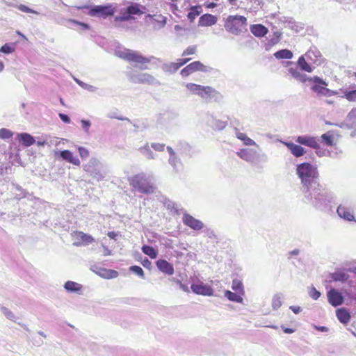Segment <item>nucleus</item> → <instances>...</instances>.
<instances>
[{"label": "nucleus", "instance_id": "f257e3e1", "mask_svg": "<svg viewBox=\"0 0 356 356\" xmlns=\"http://www.w3.org/2000/svg\"><path fill=\"white\" fill-rule=\"evenodd\" d=\"M302 194L303 201L316 209L323 212H330L332 210L330 204L334 200L333 194L320 183L302 192Z\"/></svg>", "mask_w": 356, "mask_h": 356}, {"label": "nucleus", "instance_id": "f03ea898", "mask_svg": "<svg viewBox=\"0 0 356 356\" xmlns=\"http://www.w3.org/2000/svg\"><path fill=\"white\" fill-rule=\"evenodd\" d=\"M296 174L300 179L301 193L319 184V174L316 165H313L309 162H303L298 164L296 165Z\"/></svg>", "mask_w": 356, "mask_h": 356}, {"label": "nucleus", "instance_id": "7ed1b4c3", "mask_svg": "<svg viewBox=\"0 0 356 356\" xmlns=\"http://www.w3.org/2000/svg\"><path fill=\"white\" fill-rule=\"evenodd\" d=\"M115 54L120 58H122L129 63H134L136 64L135 66L138 67L140 70L147 69V66L145 64L149 63L152 60H156L159 63L161 62L160 58H156L154 56L145 57L138 51L125 48L115 50Z\"/></svg>", "mask_w": 356, "mask_h": 356}, {"label": "nucleus", "instance_id": "20e7f679", "mask_svg": "<svg viewBox=\"0 0 356 356\" xmlns=\"http://www.w3.org/2000/svg\"><path fill=\"white\" fill-rule=\"evenodd\" d=\"M130 186L137 192L143 194H152L154 192V177L152 175L140 172L129 179Z\"/></svg>", "mask_w": 356, "mask_h": 356}, {"label": "nucleus", "instance_id": "39448f33", "mask_svg": "<svg viewBox=\"0 0 356 356\" xmlns=\"http://www.w3.org/2000/svg\"><path fill=\"white\" fill-rule=\"evenodd\" d=\"M236 155L242 160L257 168L261 167L262 163L268 161V156L252 148H243L236 152Z\"/></svg>", "mask_w": 356, "mask_h": 356}, {"label": "nucleus", "instance_id": "423d86ee", "mask_svg": "<svg viewBox=\"0 0 356 356\" xmlns=\"http://www.w3.org/2000/svg\"><path fill=\"white\" fill-rule=\"evenodd\" d=\"M83 168L90 176L98 181L103 180L107 175L106 168L96 158H91L89 161L83 166Z\"/></svg>", "mask_w": 356, "mask_h": 356}, {"label": "nucleus", "instance_id": "0eeeda50", "mask_svg": "<svg viewBox=\"0 0 356 356\" xmlns=\"http://www.w3.org/2000/svg\"><path fill=\"white\" fill-rule=\"evenodd\" d=\"M85 8L88 9V15L104 19L108 17L113 16L116 12V8L110 3L104 5L86 6Z\"/></svg>", "mask_w": 356, "mask_h": 356}, {"label": "nucleus", "instance_id": "6e6552de", "mask_svg": "<svg viewBox=\"0 0 356 356\" xmlns=\"http://www.w3.org/2000/svg\"><path fill=\"white\" fill-rule=\"evenodd\" d=\"M309 82L312 83L311 90L318 96L331 97L337 94V91L327 88V83L317 76L309 78Z\"/></svg>", "mask_w": 356, "mask_h": 356}, {"label": "nucleus", "instance_id": "1a4fd4ad", "mask_svg": "<svg viewBox=\"0 0 356 356\" xmlns=\"http://www.w3.org/2000/svg\"><path fill=\"white\" fill-rule=\"evenodd\" d=\"M247 24V19L241 15H229L225 20V28L230 33L238 35L244 26Z\"/></svg>", "mask_w": 356, "mask_h": 356}, {"label": "nucleus", "instance_id": "9d476101", "mask_svg": "<svg viewBox=\"0 0 356 356\" xmlns=\"http://www.w3.org/2000/svg\"><path fill=\"white\" fill-rule=\"evenodd\" d=\"M127 76L128 79L138 84H149L153 86H159L160 82L152 75L148 73H137L133 71L127 72Z\"/></svg>", "mask_w": 356, "mask_h": 356}, {"label": "nucleus", "instance_id": "9b49d317", "mask_svg": "<svg viewBox=\"0 0 356 356\" xmlns=\"http://www.w3.org/2000/svg\"><path fill=\"white\" fill-rule=\"evenodd\" d=\"M211 70V67L204 65L200 61H194L183 68L180 74L182 76H188L195 72H209Z\"/></svg>", "mask_w": 356, "mask_h": 356}, {"label": "nucleus", "instance_id": "f8f14e48", "mask_svg": "<svg viewBox=\"0 0 356 356\" xmlns=\"http://www.w3.org/2000/svg\"><path fill=\"white\" fill-rule=\"evenodd\" d=\"M199 97L206 102H216L221 99L220 92L213 88L208 86H202Z\"/></svg>", "mask_w": 356, "mask_h": 356}, {"label": "nucleus", "instance_id": "ddd939ff", "mask_svg": "<svg viewBox=\"0 0 356 356\" xmlns=\"http://www.w3.org/2000/svg\"><path fill=\"white\" fill-rule=\"evenodd\" d=\"M296 142L300 145H305L309 147L316 149V153L319 154L318 147V139L317 137L312 136L309 135H302L296 137Z\"/></svg>", "mask_w": 356, "mask_h": 356}, {"label": "nucleus", "instance_id": "4468645a", "mask_svg": "<svg viewBox=\"0 0 356 356\" xmlns=\"http://www.w3.org/2000/svg\"><path fill=\"white\" fill-rule=\"evenodd\" d=\"M54 156L57 159H62L74 165H79L81 162L77 156H74L70 150H57L54 152Z\"/></svg>", "mask_w": 356, "mask_h": 356}, {"label": "nucleus", "instance_id": "2eb2a0df", "mask_svg": "<svg viewBox=\"0 0 356 356\" xmlns=\"http://www.w3.org/2000/svg\"><path fill=\"white\" fill-rule=\"evenodd\" d=\"M54 156L57 159H62L74 165H79L81 162L77 156H74L70 150H57L54 152Z\"/></svg>", "mask_w": 356, "mask_h": 356}, {"label": "nucleus", "instance_id": "dca6fc26", "mask_svg": "<svg viewBox=\"0 0 356 356\" xmlns=\"http://www.w3.org/2000/svg\"><path fill=\"white\" fill-rule=\"evenodd\" d=\"M54 156L57 159H62L74 165H79L81 162L77 156H74L70 150H57L54 152Z\"/></svg>", "mask_w": 356, "mask_h": 356}, {"label": "nucleus", "instance_id": "f3484780", "mask_svg": "<svg viewBox=\"0 0 356 356\" xmlns=\"http://www.w3.org/2000/svg\"><path fill=\"white\" fill-rule=\"evenodd\" d=\"M183 223L193 230H200L203 228L204 224L200 220L195 218L188 213H184L182 218Z\"/></svg>", "mask_w": 356, "mask_h": 356}, {"label": "nucleus", "instance_id": "a211bd4d", "mask_svg": "<svg viewBox=\"0 0 356 356\" xmlns=\"http://www.w3.org/2000/svg\"><path fill=\"white\" fill-rule=\"evenodd\" d=\"M192 291L197 295L212 296L213 295V289L211 286L203 284H191Z\"/></svg>", "mask_w": 356, "mask_h": 356}, {"label": "nucleus", "instance_id": "6ab92c4d", "mask_svg": "<svg viewBox=\"0 0 356 356\" xmlns=\"http://www.w3.org/2000/svg\"><path fill=\"white\" fill-rule=\"evenodd\" d=\"M146 18L149 19V23L153 26L154 30H160L166 24V17L162 15H146Z\"/></svg>", "mask_w": 356, "mask_h": 356}, {"label": "nucleus", "instance_id": "aec40b11", "mask_svg": "<svg viewBox=\"0 0 356 356\" xmlns=\"http://www.w3.org/2000/svg\"><path fill=\"white\" fill-rule=\"evenodd\" d=\"M335 126H337L340 128H346V129H353L356 127V108L352 109L345 120L339 124H335Z\"/></svg>", "mask_w": 356, "mask_h": 356}, {"label": "nucleus", "instance_id": "412c9836", "mask_svg": "<svg viewBox=\"0 0 356 356\" xmlns=\"http://www.w3.org/2000/svg\"><path fill=\"white\" fill-rule=\"evenodd\" d=\"M338 216L347 221L355 220L353 209L345 204H341L337 209Z\"/></svg>", "mask_w": 356, "mask_h": 356}, {"label": "nucleus", "instance_id": "4be33fe9", "mask_svg": "<svg viewBox=\"0 0 356 356\" xmlns=\"http://www.w3.org/2000/svg\"><path fill=\"white\" fill-rule=\"evenodd\" d=\"M327 296L329 303L334 307L339 306L343 302V297L341 293L336 289H332L330 290Z\"/></svg>", "mask_w": 356, "mask_h": 356}, {"label": "nucleus", "instance_id": "5701e85b", "mask_svg": "<svg viewBox=\"0 0 356 356\" xmlns=\"http://www.w3.org/2000/svg\"><path fill=\"white\" fill-rule=\"evenodd\" d=\"M156 265L158 269L168 275L174 274V267L172 264L166 261L165 259H159L156 261Z\"/></svg>", "mask_w": 356, "mask_h": 356}, {"label": "nucleus", "instance_id": "b1692460", "mask_svg": "<svg viewBox=\"0 0 356 356\" xmlns=\"http://www.w3.org/2000/svg\"><path fill=\"white\" fill-rule=\"evenodd\" d=\"M120 14L121 15L115 16L114 17V23L115 27L124 28V26L122 24L123 22H128L134 19V17L131 14H128L127 10H126V8L120 10Z\"/></svg>", "mask_w": 356, "mask_h": 356}, {"label": "nucleus", "instance_id": "393cba45", "mask_svg": "<svg viewBox=\"0 0 356 356\" xmlns=\"http://www.w3.org/2000/svg\"><path fill=\"white\" fill-rule=\"evenodd\" d=\"M283 144L290 150L291 153L296 157H300L306 153L304 147L292 142H283Z\"/></svg>", "mask_w": 356, "mask_h": 356}, {"label": "nucleus", "instance_id": "a878e982", "mask_svg": "<svg viewBox=\"0 0 356 356\" xmlns=\"http://www.w3.org/2000/svg\"><path fill=\"white\" fill-rule=\"evenodd\" d=\"M301 71L302 70L298 67H290L289 69V72L296 80L301 83L309 81L310 77L307 76L305 74H303Z\"/></svg>", "mask_w": 356, "mask_h": 356}, {"label": "nucleus", "instance_id": "bb28decb", "mask_svg": "<svg viewBox=\"0 0 356 356\" xmlns=\"http://www.w3.org/2000/svg\"><path fill=\"white\" fill-rule=\"evenodd\" d=\"M96 274L99 275L101 277L105 279H113L118 276V272L112 269H106L102 268H97V270H93Z\"/></svg>", "mask_w": 356, "mask_h": 356}, {"label": "nucleus", "instance_id": "cd10ccee", "mask_svg": "<svg viewBox=\"0 0 356 356\" xmlns=\"http://www.w3.org/2000/svg\"><path fill=\"white\" fill-rule=\"evenodd\" d=\"M217 22V17L211 14L202 15L198 22L200 26H211Z\"/></svg>", "mask_w": 356, "mask_h": 356}, {"label": "nucleus", "instance_id": "c85d7f7f", "mask_svg": "<svg viewBox=\"0 0 356 356\" xmlns=\"http://www.w3.org/2000/svg\"><path fill=\"white\" fill-rule=\"evenodd\" d=\"M250 31L254 36L257 38L264 37L268 32V29L261 24L251 25L250 27Z\"/></svg>", "mask_w": 356, "mask_h": 356}, {"label": "nucleus", "instance_id": "c756f323", "mask_svg": "<svg viewBox=\"0 0 356 356\" xmlns=\"http://www.w3.org/2000/svg\"><path fill=\"white\" fill-rule=\"evenodd\" d=\"M64 289L68 293L81 294L83 286L81 284H79L73 281H67L64 284Z\"/></svg>", "mask_w": 356, "mask_h": 356}, {"label": "nucleus", "instance_id": "7c9ffc66", "mask_svg": "<svg viewBox=\"0 0 356 356\" xmlns=\"http://www.w3.org/2000/svg\"><path fill=\"white\" fill-rule=\"evenodd\" d=\"M207 124L214 129L222 130L227 126L226 122L216 119L213 115L207 118Z\"/></svg>", "mask_w": 356, "mask_h": 356}, {"label": "nucleus", "instance_id": "2f4dec72", "mask_svg": "<svg viewBox=\"0 0 356 356\" xmlns=\"http://www.w3.org/2000/svg\"><path fill=\"white\" fill-rule=\"evenodd\" d=\"M17 138L25 147H30L35 143L34 137L28 133L18 134Z\"/></svg>", "mask_w": 356, "mask_h": 356}, {"label": "nucleus", "instance_id": "473e14b6", "mask_svg": "<svg viewBox=\"0 0 356 356\" xmlns=\"http://www.w3.org/2000/svg\"><path fill=\"white\" fill-rule=\"evenodd\" d=\"M329 277L332 281L345 282L348 280L349 275L344 270H339L330 273Z\"/></svg>", "mask_w": 356, "mask_h": 356}, {"label": "nucleus", "instance_id": "72a5a7b5", "mask_svg": "<svg viewBox=\"0 0 356 356\" xmlns=\"http://www.w3.org/2000/svg\"><path fill=\"white\" fill-rule=\"evenodd\" d=\"M145 10H146L145 6L137 3H131L129 6L126 7V10H127L128 14H131V15L143 14L145 13Z\"/></svg>", "mask_w": 356, "mask_h": 356}, {"label": "nucleus", "instance_id": "f704fd0d", "mask_svg": "<svg viewBox=\"0 0 356 356\" xmlns=\"http://www.w3.org/2000/svg\"><path fill=\"white\" fill-rule=\"evenodd\" d=\"M235 135L238 139L243 141V145L246 146H255L259 147V145L254 140L249 138L245 134L239 131L237 129H236Z\"/></svg>", "mask_w": 356, "mask_h": 356}, {"label": "nucleus", "instance_id": "c9c22d12", "mask_svg": "<svg viewBox=\"0 0 356 356\" xmlns=\"http://www.w3.org/2000/svg\"><path fill=\"white\" fill-rule=\"evenodd\" d=\"M338 320L343 324L348 323L350 320V314L346 308H340L336 311Z\"/></svg>", "mask_w": 356, "mask_h": 356}, {"label": "nucleus", "instance_id": "e433bc0d", "mask_svg": "<svg viewBox=\"0 0 356 356\" xmlns=\"http://www.w3.org/2000/svg\"><path fill=\"white\" fill-rule=\"evenodd\" d=\"M298 67L302 71L312 72L314 70L312 67L305 60L304 56H301L297 62Z\"/></svg>", "mask_w": 356, "mask_h": 356}, {"label": "nucleus", "instance_id": "4c0bfd02", "mask_svg": "<svg viewBox=\"0 0 356 356\" xmlns=\"http://www.w3.org/2000/svg\"><path fill=\"white\" fill-rule=\"evenodd\" d=\"M274 56L278 59H291L293 58V52L289 49H284L276 51Z\"/></svg>", "mask_w": 356, "mask_h": 356}, {"label": "nucleus", "instance_id": "58836bf2", "mask_svg": "<svg viewBox=\"0 0 356 356\" xmlns=\"http://www.w3.org/2000/svg\"><path fill=\"white\" fill-rule=\"evenodd\" d=\"M141 250L145 254L149 256L151 259H156L157 257V250L150 245H143Z\"/></svg>", "mask_w": 356, "mask_h": 356}, {"label": "nucleus", "instance_id": "ea45409f", "mask_svg": "<svg viewBox=\"0 0 356 356\" xmlns=\"http://www.w3.org/2000/svg\"><path fill=\"white\" fill-rule=\"evenodd\" d=\"M138 150L147 159H154L156 158L154 154L151 150V149L147 143L146 145H145L144 146L140 147L138 149Z\"/></svg>", "mask_w": 356, "mask_h": 356}, {"label": "nucleus", "instance_id": "a19ab883", "mask_svg": "<svg viewBox=\"0 0 356 356\" xmlns=\"http://www.w3.org/2000/svg\"><path fill=\"white\" fill-rule=\"evenodd\" d=\"M161 67L163 72L169 74H174L178 70L177 66L174 62L165 63Z\"/></svg>", "mask_w": 356, "mask_h": 356}, {"label": "nucleus", "instance_id": "79ce46f5", "mask_svg": "<svg viewBox=\"0 0 356 356\" xmlns=\"http://www.w3.org/2000/svg\"><path fill=\"white\" fill-rule=\"evenodd\" d=\"M225 296L232 302L243 303V298L236 293L227 290L225 292Z\"/></svg>", "mask_w": 356, "mask_h": 356}, {"label": "nucleus", "instance_id": "37998d69", "mask_svg": "<svg viewBox=\"0 0 356 356\" xmlns=\"http://www.w3.org/2000/svg\"><path fill=\"white\" fill-rule=\"evenodd\" d=\"M282 295L276 293L272 298V307L274 310H277L282 305Z\"/></svg>", "mask_w": 356, "mask_h": 356}, {"label": "nucleus", "instance_id": "c03bdc74", "mask_svg": "<svg viewBox=\"0 0 356 356\" xmlns=\"http://www.w3.org/2000/svg\"><path fill=\"white\" fill-rule=\"evenodd\" d=\"M186 87L191 94L199 96L202 86L193 83H188L186 84Z\"/></svg>", "mask_w": 356, "mask_h": 356}, {"label": "nucleus", "instance_id": "a18cd8bd", "mask_svg": "<svg viewBox=\"0 0 356 356\" xmlns=\"http://www.w3.org/2000/svg\"><path fill=\"white\" fill-rule=\"evenodd\" d=\"M168 163L172 167L175 172H178L179 171V165L181 164V161L177 155L174 156H169Z\"/></svg>", "mask_w": 356, "mask_h": 356}, {"label": "nucleus", "instance_id": "49530a36", "mask_svg": "<svg viewBox=\"0 0 356 356\" xmlns=\"http://www.w3.org/2000/svg\"><path fill=\"white\" fill-rule=\"evenodd\" d=\"M15 50V44L14 43H6L0 47V53L10 54Z\"/></svg>", "mask_w": 356, "mask_h": 356}, {"label": "nucleus", "instance_id": "de8ad7c7", "mask_svg": "<svg viewBox=\"0 0 356 356\" xmlns=\"http://www.w3.org/2000/svg\"><path fill=\"white\" fill-rule=\"evenodd\" d=\"M200 9L201 8L199 6H193L191 7L190 11L188 12L187 15L188 19L193 22L196 17H197L200 14Z\"/></svg>", "mask_w": 356, "mask_h": 356}, {"label": "nucleus", "instance_id": "09e8293b", "mask_svg": "<svg viewBox=\"0 0 356 356\" xmlns=\"http://www.w3.org/2000/svg\"><path fill=\"white\" fill-rule=\"evenodd\" d=\"M305 56L307 58L312 60L317 65L320 64V61L318 59V57H321V54L319 51H314L312 50H309L306 53Z\"/></svg>", "mask_w": 356, "mask_h": 356}, {"label": "nucleus", "instance_id": "8fccbe9b", "mask_svg": "<svg viewBox=\"0 0 356 356\" xmlns=\"http://www.w3.org/2000/svg\"><path fill=\"white\" fill-rule=\"evenodd\" d=\"M321 139L323 143L327 146H332L334 143L333 136L330 131L323 134L321 136Z\"/></svg>", "mask_w": 356, "mask_h": 356}, {"label": "nucleus", "instance_id": "3c124183", "mask_svg": "<svg viewBox=\"0 0 356 356\" xmlns=\"http://www.w3.org/2000/svg\"><path fill=\"white\" fill-rule=\"evenodd\" d=\"M343 97L350 102H356V90H346L343 92Z\"/></svg>", "mask_w": 356, "mask_h": 356}, {"label": "nucleus", "instance_id": "603ef678", "mask_svg": "<svg viewBox=\"0 0 356 356\" xmlns=\"http://www.w3.org/2000/svg\"><path fill=\"white\" fill-rule=\"evenodd\" d=\"M232 289L235 291L241 293L242 294L244 293L243 283L237 279H234L232 281Z\"/></svg>", "mask_w": 356, "mask_h": 356}, {"label": "nucleus", "instance_id": "864d4df0", "mask_svg": "<svg viewBox=\"0 0 356 356\" xmlns=\"http://www.w3.org/2000/svg\"><path fill=\"white\" fill-rule=\"evenodd\" d=\"M165 205L167 207V209L170 210L171 211H173V212H175L177 214L179 213V207H178V205L175 202H172L171 200H168L165 202Z\"/></svg>", "mask_w": 356, "mask_h": 356}, {"label": "nucleus", "instance_id": "5fc2aeb1", "mask_svg": "<svg viewBox=\"0 0 356 356\" xmlns=\"http://www.w3.org/2000/svg\"><path fill=\"white\" fill-rule=\"evenodd\" d=\"M1 309L2 313L6 316L7 318L14 322L17 321V318L10 309L5 307H2Z\"/></svg>", "mask_w": 356, "mask_h": 356}, {"label": "nucleus", "instance_id": "6e6d98bb", "mask_svg": "<svg viewBox=\"0 0 356 356\" xmlns=\"http://www.w3.org/2000/svg\"><path fill=\"white\" fill-rule=\"evenodd\" d=\"M78 236L86 244H89L94 241V238L90 235L86 234L82 232H79Z\"/></svg>", "mask_w": 356, "mask_h": 356}, {"label": "nucleus", "instance_id": "4d7b16f0", "mask_svg": "<svg viewBox=\"0 0 356 356\" xmlns=\"http://www.w3.org/2000/svg\"><path fill=\"white\" fill-rule=\"evenodd\" d=\"M129 270L133 273L136 274V275H138V277L144 278L145 274L141 267L138 266H131L129 268Z\"/></svg>", "mask_w": 356, "mask_h": 356}, {"label": "nucleus", "instance_id": "13d9d810", "mask_svg": "<svg viewBox=\"0 0 356 356\" xmlns=\"http://www.w3.org/2000/svg\"><path fill=\"white\" fill-rule=\"evenodd\" d=\"M74 81L76 82V83H78L79 86H80L82 88L85 90H87L90 92H94L96 90V88L95 86L86 83L78 79H74Z\"/></svg>", "mask_w": 356, "mask_h": 356}, {"label": "nucleus", "instance_id": "bf43d9fd", "mask_svg": "<svg viewBox=\"0 0 356 356\" xmlns=\"http://www.w3.org/2000/svg\"><path fill=\"white\" fill-rule=\"evenodd\" d=\"M15 188L16 191L20 192V193L16 195V198L17 199H22L26 197L28 192L24 191L20 186L18 184H13Z\"/></svg>", "mask_w": 356, "mask_h": 356}, {"label": "nucleus", "instance_id": "052dcab7", "mask_svg": "<svg viewBox=\"0 0 356 356\" xmlns=\"http://www.w3.org/2000/svg\"><path fill=\"white\" fill-rule=\"evenodd\" d=\"M13 132L7 129L2 128L0 129V138L8 139L13 136Z\"/></svg>", "mask_w": 356, "mask_h": 356}, {"label": "nucleus", "instance_id": "680f3d73", "mask_svg": "<svg viewBox=\"0 0 356 356\" xmlns=\"http://www.w3.org/2000/svg\"><path fill=\"white\" fill-rule=\"evenodd\" d=\"M282 36V33L280 31H275L273 33V36L270 39L269 42L271 44H275L280 40Z\"/></svg>", "mask_w": 356, "mask_h": 356}, {"label": "nucleus", "instance_id": "e2e57ef3", "mask_svg": "<svg viewBox=\"0 0 356 356\" xmlns=\"http://www.w3.org/2000/svg\"><path fill=\"white\" fill-rule=\"evenodd\" d=\"M197 51V47L195 45L188 47L182 53V56H186L188 55H193L195 54Z\"/></svg>", "mask_w": 356, "mask_h": 356}, {"label": "nucleus", "instance_id": "0e129e2a", "mask_svg": "<svg viewBox=\"0 0 356 356\" xmlns=\"http://www.w3.org/2000/svg\"><path fill=\"white\" fill-rule=\"evenodd\" d=\"M17 8L19 10H21L22 12H24V13H34V14H37V15L39 14L37 11H35V10L29 8L28 6H26L25 5H23V4H20V5L17 6Z\"/></svg>", "mask_w": 356, "mask_h": 356}, {"label": "nucleus", "instance_id": "69168bd1", "mask_svg": "<svg viewBox=\"0 0 356 356\" xmlns=\"http://www.w3.org/2000/svg\"><path fill=\"white\" fill-rule=\"evenodd\" d=\"M78 152L83 159H86L89 156V151L83 147H79Z\"/></svg>", "mask_w": 356, "mask_h": 356}, {"label": "nucleus", "instance_id": "338daca9", "mask_svg": "<svg viewBox=\"0 0 356 356\" xmlns=\"http://www.w3.org/2000/svg\"><path fill=\"white\" fill-rule=\"evenodd\" d=\"M81 127L86 134L89 133V129L91 126V122L88 120H81Z\"/></svg>", "mask_w": 356, "mask_h": 356}, {"label": "nucleus", "instance_id": "774afa93", "mask_svg": "<svg viewBox=\"0 0 356 356\" xmlns=\"http://www.w3.org/2000/svg\"><path fill=\"white\" fill-rule=\"evenodd\" d=\"M309 296L314 300H317L321 296V293L315 287H312L309 291Z\"/></svg>", "mask_w": 356, "mask_h": 356}]
</instances>
